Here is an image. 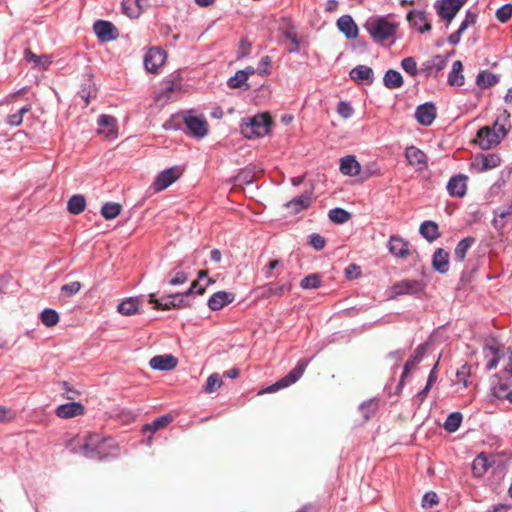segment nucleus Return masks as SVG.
I'll return each instance as SVG.
<instances>
[{"label":"nucleus","mask_w":512,"mask_h":512,"mask_svg":"<svg viewBox=\"0 0 512 512\" xmlns=\"http://www.w3.org/2000/svg\"><path fill=\"white\" fill-rule=\"evenodd\" d=\"M25 59L28 62H33L36 66L42 67L43 69L48 68V66L52 63V60L47 55H36L30 50L25 52Z\"/></svg>","instance_id":"obj_44"},{"label":"nucleus","mask_w":512,"mask_h":512,"mask_svg":"<svg viewBox=\"0 0 512 512\" xmlns=\"http://www.w3.org/2000/svg\"><path fill=\"white\" fill-rule=\"evenodd\" d=\"M490 467V462L485 453H480L472 463V472L475 477H482Z\"/></svg>","instance_id":"obj_35"},{"label":"nucleus","mask_w":512,"mask_h":512,"mask_svg":"<svg viewBox=\"0 0 512 512\" xmlns=\"http://www.w3.org/2000/svg\"><path fill=\"white\" fill-rule=\"evenodd\" d=\"M330 221L336 224H343L350 219V213L342 208H333L329 211Z\"/></svg>","instance_id":"obj_46"},{"label":"nucleus","mask_w":512,"mask_h":512,"mask_svg":"<svg viewBox=\"0 0 512 512\" xmlns=\"http://www.w3.org/2000/svg\"><path fill=\"white\" fill-rule=\"evenodd\" d=\"M419 233L428 242H433L439 237L438 225L433 221H424L419 228Z\"/></svg>","instance_id":"obj_34"},{"label":"nucleus","mask_w":512,"mask_h":512,"mask_svg":"<svg viewBox=\"0 0 512 512\" xmlns=\"http://www.w3.org/2000/svg\"><path fill=\"white\" fill-rule=\"evenodd\" d=\"M383 83L388 89L400 88L403 85V77L397 70L389 69L383 77Z\"/></svg>","instance_id":"obj_36"},{"label":"nucleus","mask_w":512,"mask_h":512,"mask_svg":"<svg viewBox=\"0 0 512 512\" xmlns=\"http://www.w3.org/2000/svg\"><path fill=\"white\" fill-rule=\"evenodd\" d=\"M509 128L501 126L496 129L493 126H484L480 128L476 135V143L483 150H489L497 146L508 134Z\"/></svg>","instance_id":"obj_4"},{"label":"nucleus","mask_w":512,"mask_h":512,"mask_svg":"<svg viewBox=\"0 0 512 512\" xmlns=\"http://www.w3.org/2000/svg\"><path fill=\"white\" fill-rule=\"evenodd\" d=\"M178 178L176 168H169L157 175L153 183L154 190L159 192L166 189Z\"/></svg>","instance_id":"obj_21"},{"label":"nucleus","mask_w":512,"mask_h":512,"mask_svg":"<svg viewBox=\"0 0 512 512\" xmlns=\"http://www.w3.org/2000/svg\"><path fill=\"white\" fill-rule=\"evenodd\" d=\"M338 29L347 39H355L358 36V27L350 15H343L337 20Z\"/></svg>","instance_id":"obj_23"},{"label":"nucleus","mask_w":512,"mask_h":512,"mask_svg":"<svg viewBox=\"0 0 512 512\" xmlns=\"http://www.w3.org/2000/svg\"><path fill=\"white\" fill-rule=\"evenodd\" d=\"M212 282L213 281L211 279H208L206 285H201L198 281H194L192 282L190 288L186 292L181 294H172L173 300H175L174 308H182L188 306L186 298L190 296L192 293L202 295L205 292L206 286Z\"/></svg>","instance_id":"obj_15"},{"label":"nucleus","mask_w":512,"mask_h":512,"mask_svg":"<svg viewBox=\"0 0 512 512\" xmlns=\"http://www.w3.org/2000/svg\"><path fill=\"white\" fill-rule=\"evenodd\" d=\"M407 19L420 33H424L431 29V25L423 11H411L408 13Z\"/></svg>","instance_id":"obj_27"},{"label":"nucleus","mask_w":512,"mask_h":512,"mask_svg":"<svg viewBox=\"0 0 512 512\" xmlns=\"http://www.w3.org/2000/svg\"><path fill=\"white\" fill-rule=\"evenodd\" d=\"M254 180V176L248 170H242L235 176V182L240 185L251 184Z\"/></svg>","instance_id":"obj_57"},{"label":"nucleus","mask_w":512,"mask_h":512,"mask_svg":"<svg viewBox=\"0 0 512 512\" xmlns=\"http://www.w3.org/2000/svg\"><path fill=\"white\" fill-rule=\"evenodd\" d=\"M270 123V117L266 113L243 119L241 133L248 139L265 136L269 132Z\"/></svg>","instance_id":"obj_2"},{"label":"nucleus","mask_w":512,"mask_h":512,"mask_svg":"<svg viewBox=\"0 0 512 512\" xmlns=\"http://www.w3.org/2000/svg\"><path fill=\"white\" fill-rule=\"evenodd\" d=\"M377 408L378 402L375 399L368 400L359 406L365 420H368L370 416L375 413Z\"/></svg>","instance_id":"obj_50"},{"label":"nucleus","mask_w":512,"mask_h":512,"mask_svg":"<svg viewBox=\"0 0 512 512\" xmlns=\"http://www.w3.org/2000/svg\"><path fill=\"white\" fill-rule=\"evenodd\" d=\"M307 365L308 361L300 360L297 363V365L286 376H284L274 384L268 386L265 390L261 391L260 394L273 393L294 384L302 377Z\"/></svg>","instance_id":"obj_5"},{"label":"nucleus","mask_w":512,"mask_h":512,"mask_svg":"<svg viewBox=\"0 0 512 512\" xmlns=\"http://www.w3.org/2000/svg\"><path fill=\"white\" fill-rule=\"evenodd\" d=\"M510 113L507 110H503L496 118L493 127L498 129L501 126L504 128H510Z\"/></svg>","instance_id":"obj_56"},{"label":"nucleus","mask_w":512,"mask_h":512,"mask_svg":"<svg viewBox=\"0 0 512 512\" xmlns=\"http://www.w3.org/2000/svg\"><path fill=\"white\" fill-rule=\"evenodd\" d=\"M467 177L465 175H455L450 178L447 184L448 193L452 197H463L467 190Z\"/></svg>","instance_id":"obj_20"},{"label":"nucleus","mask_w":512,"mask_h":512,"mask_svg":"<svg viewBox=\"0 0 512 512\" xmlns=\"http://www.w3.org/2000/svg\"><path fill=\"white\" fill-rule=\"evenodd\" d=\"M309 243L316 249V250H322L325 246V239L319 234H312L310 235V241Z\"/></svg>","instance_id":"obj_64"},{"label":"nucleus","mask_w":512,"mask_h":512,"mask_svg":"<svg viewBox=\"0 0 512 512\" xmlns=\"http://www.w3.org/2000/svg\"><path fill=\"white\" fill-rule=\"evenodd\" d=\"M501 159L497 154H487L482 157L481 171L490 170L500 165Z\"/></svg>","instance_id":"obj_49"},{"label":"nucleus","mask_w":512,"mask_h":512,"mask_svg":"<svg viewBox=\"0 0 512 512\" xmlns=\"http://www.w3.org/2000/svg\"><path fill=\"white\" fill-rule=\"evenodd\" d=\"M172 421V417L170 415H163L161 417L156 418L151 423H147L143 426V432L144 433H150L153 434L156 431H158L161 428L166 427L169 425Z\"/></svg>","instance_id":"obj_39"},{"label":"nucleus","mask_w":512,"mask_h":512,"mask_svg":"<svg viewBox=\"0 0 512 512\" xmlns=\"http://www.w3.org/2000/svg\"><path fill=\"white\" fill-rule=\"evenodd\" d=\"M178 360L171 354L157 355L150 359L149 365L154 370L168 371L174 369Z\"/></svg>","instance_id":"obj_17"},{"label":"nucleus","mask_w":512,"mask_h":512,"mask_svg":"<svg viewBox=\"0 0 512 512\" xmlns=\"http://www.w3.org/2000/svg\"><path fill=\"white\" fill-rule=\"evenodd\" d=\"M388 249L395 257L405 259L409 256L408 242L399 236L392 235L389 238Z\"/></svg>","instance_id":"obj_18"},{"label":"nucleus","mask_w":512,"mask_h":512,"mask_svg":"<svg viewBox=\"0 0 512 512\" xmlns=\"http://www.w3.org/2000/svg\"><path fill=\"white\" fill-rule=\"evenodd\" d=\"M117 310L122 315H134L139 311V299L133 297L127 298L118 305Z\"/></svg>","instance_id":"obj_37"},{"label":"nucleus","mask_w":512,"mask_h":512,"mask_svg":"<svg viewBox=\"0 0 512 512\" xmlns=\"http://www.w3.org/2000/svg\"><path fill=\"white\" fill-rule=\"evenodd\" d=\"M116 444L112 438H105L99 434H91L84 438L79 447L73 446V453L82 454L93 460H103L113 455Z\"/></svg>","instance_id":"obj_1"},{"label":"nucleus","mask_w":512,"mask_h":512,"mask_svg":"<svg viewBox=\"0 0 512 512\" xmlns=\"http://www.w3.org/2000/svg\"><path fill=\"white\" fill-rule=\"evenodd\" d=\"M85 408L80 402L61 404L56 409L59 418L69 419L84 414Z\"/></svg>","instance_id":"obj_19"},{"label":"nucleus","mask_w":512,"mask_h":512,"mask_svg":"<svg viewBox=\"0 0 512 512\" xmlns=\"http://www.w3.org/2000/svg\"><path fill=\"white\" fill-rule=\"evenodd\" d=\"M428 344L423 343L420 344L414 351V353L411 355V357L407 360V362L404 365V370L401 375V378L399 380L397 391H400L404 387V379L407 376V374L416 367V365L424 358L426 350H427Z\"/></svg>","instance_id":"obj_9"},{"label":"nucleus","mask_w":512,"mask_h":512,"mask_svg":"<svg viewBox=\"0 0 512 512\" xmlns=\"http://www.w3.org/2000/svg\"><path fill=\"white\" fill-rule=\"evenodd\" d=\"M461 423L462 414L460 412H453L447 416L443 426L447 432L453 433L459 429Z\"/></svg>","instance_id":"obj_43"},{"label":"nucleus","mask_w":512,"mask_h":512,"mask_svg":"<svg viewBox=\"0 0 512 512\" xmlns=\"http://www.w3.org/2000/svg\"><path fill=\"white\" fill-rule=\"evenodd\" d=\"M464 82L463 64L460 60H456L453 62L452 69L449 72L448 83L451 86H462Z\"/></svg>","instance_id":"obj_33"},{"label":"nucleus","mask_w":512,"mask_h":512,"mask_svg":"<svg viewBox=\"0 0 512 512\" xmlns=\"http://www.w3.org/2000/svg\"><path fill=\"white\" fill-rule=\"evenodd\" d=\"M120 212L121 205L114 202H107L101 208V214L107 220L116 218Z\"/></svg>","instance_id":"obj_45"},{"label":"nucleus","mask_w":512,"mask_h":512,"mask_svg":"<svg viewBox=\"0 0 512 512\" xmlns=\"http://www.w3.org/2000/svg\"><path fill=\"white\" fill-rule=\"evenodd\" d=\"M486 358L491 357L487 362L486 369H495L502 358H506V352L502 351L498 344H486L483 349Z\"/></svg>","instance_id":"obj_16"},{"label":"nucleus","mask_w":512,"mask_h":512,"mask_svg":"<svg viewBox=\"0 0 512 512\" xmlns=\"http://www.w3.org/2000/svg\"><path fill=\"white\" fill-rule=\"evenodd\" d=\"M401 67L411 76H416L418 74L417 63L413 57L404 58L401 61Z\"/></svg>","instance_id":"obj_51"},{"label":"nucleus","mask_w":512,"mask_h":512,"mask_svg":"<svg viewBox=\"0 0 512 512\" xmlns=\"http://www.w3.org/2000/svg\"><path fill=\"white\" fill-rule=\"evenodd\" d=\"M312 203L311 196L308 193L302 194L293 198L285 204L287 209H290L293 214H297L302 210L307 209Z\"/></svg>","instance_id":"obj_32"},{"label":"nucleus","mask_w":512,"mask_h":512,"mask_svg":"<svg viewBox=\"0 0 512 512\" xmlns=\"http://www.w3.org/2000/svg\"><path fill=\"white\" fill-rule=\"evenodd\" d=\"M122 7L127 16L130 18H137L141 14V8H136L134 6V2H129V5L126 4V0L122 1Z\"/></svg>","instance_id":"obj_58"},{"label":"nucleus","mask_w":512,"mask_h":512,"mask_svg":"<svg viewBox=\"0 0 512 512\" xmlns=\"http://www.w3.org/2000/svg\"><path fill=\"white\" fill-rule=\"evenodd\" d=\"M234 298V294L232 293L218 291L209 298L207 305L212 311H217L233 302Z\"/></svg>","instance_id":"obj_24"},{"label":"nucleus","mask_w":512,"mask_h":512,"mask_svg":"<svg viewBox=\"0 0 512 512\" xmlns=\"http://www.w3.org/2000/svg\"><path fill=\"white\" fill-rule=\"evenodd\" d=\"M340 171L347 176H357L361 174V165L356 160L355 156L348 155L340 160Z\"/></svg>","instance_id":"obj_25"},{"label":"nucleus","mask_w":512,"mask_h":512,"mask_svg":"<svg viewBox=\"0 0 512 512\" xmlns=\"http://www.w3.org/2000/svg\"><path fill=\"white\" fill-rule=\"evenodd\" d=\"M251 52V43L246 39H241L238 46L237 58L242 59L247 57Z\"/></svg>","instance_id":"obj_62"},{"label":"nucleus","mask_w":512,"mask_h":512,"mask_svg":"<svg viewBox=\"0 0 512 512\" xmlns=\"http://www.w3.org/2000/svg\"><path fill=\"white\" fill-rule=\"evenodd\" d=\"M97 123L99 125V134H103L109 139L117 137V120L115 117L107 114H101Z\"/></svg>","instance_id":"obj_14"},{"label":"nucleus","mask_w":512,"mask_h":512,"mask_svg":"<svg viewBox=\"0 0 512 512\" xmlns=\"http://www.w3.org/2000/svg\"><path fill=\"white\" fill-rule=\"evenodd\" d=\"M337 112L339 113L340 116L347 119L353 115L354 110L348 102L341 101L338 103Z\"/></svg>","instance_id":"obj_59"},{"label":"nucleus","mask_w":512,"mask_h":512,"mask_svg":"<svg viewBox=\"0 0 512 512\" xmlns=\"http://www.w3.org/2000/svg\"><path fill=\"white\" fill-rule=\"evenodd\" d=\"M149 303L153 304L154 309H161V310H169L171 308H174L175 306V300H173V295H167L166 297H163L161 299H156L154 294L149 295Z\"/></svg>","instance_id":"obj_41"},{"label":"nucleus","mask_w":512,"mask_h":512,"mask_svg":"<svg viewBox=\"0 0 512 512\" xmlns=\"http://www.w3.org/2000/svg\"><path fill=\"white\" fill-rule=\"evenodd\" d=\"M256 74V70L252 66H247L245 69L238 70L232 77L227 80V86L231 89H249L250 85L248 79L250 76Z\"/></svg>","instance_id":"obj_10"},{"label":"nucleus","mask_w":512,"mask_h":512,"mask_svg":"<svg viewBox=\"0 0 512 512\" xmlns=\"http://www.w3.org/2000/svg\"><path fill=\"white\" fill-rule=\"evenodd\" d=\"M282 266V262L278 259L271 260L269 263L262 269L265 278L270 279L273 277V270Z\"/></svg>","instance_id":"obj_63"},{"label":"nucleus","mask_w":512,"mask_h":512,"mask_svg":"<svg viewBox=\"0 0 512 512\" xmlns=\"http://www.w3.org/2000/svg\"><path fill=\"white\" fill-rule=\"evenodd\" d=\"M437 110L432 102H426L419 105L415 110V118L419 124L423 126H430L435 120Z\"/></svg>","instance_id":"obj_11"},{"label":"nucleus","mask_w":512,"mask_h":512,"mask_svg":"<svg viewBox=\"0 0 512 512\" xmlns=\"http://www.w3.org/2000/svg\"><path fill=\"white\" fill-rule=\"evenodd\" d=\"M82 285L79 281H73L67 284H64L61 287V292L63 295L70 297L78 293L81 289Z\"/></svg>","instance_id":"obj_54"},{"label":"nucleus","mask_w":512,"mask_h":512,"mask_svg":"<svg viewBox=\"0 0 512 512\" xmlns=\"http://www.w3.org/2000/svg\"><path fill=\"white\" fill-rule=\"evenodd\" d=\"M447 62L448 60L446 56L435 55L423 64L424 71L427 75H436L446 67Z\"/></svg>","instance_id":"obj_31"},{"label":"nucleus","mask_w":512,"mask_h":512,"mask_svg":"<svg viewBox=\"0 0 512 512\" xmlns=\"http://www.w3.org/2000/svg\"><path fill=\"white\" fill-rule=\"evenodd\" d=\"M291 285L289 284H267L258 288L260 296L263 298H270L272 296H283L286 292H289Z\"/></svg>","instance_id":"obj_28"},{"label":"nucleus","mask_w":512,"mask_h":512,"mask_svg":"<svg viewBox=\"0 0 512 512\" xmlns=\"http://www.w3.org/2000/svg\"><path fill=\"white\" fill-rule=\"evenodd\" d=\"M93 30L96 36L101 41H111L117 38V28L109 21L97 20L93 25Z\"/></svg>","instance_id":"obj_12"},{"label":"nucleus","mask_w":512,"mask_h":512,"mask_svg":"<svg viewBox=\"0 0 512 512\" xmlns=\"http://www.w3.org/2000/svg\"><path fill=\"white\" fill-rule=\"evenodd\" d=\"M500 82V75L494 74L488 70H481L477 76L475 83L476 85L484 90L491 87H494Z\"/></svg>","instance_id":"obj_26"},{"label":"nucleus","mask_w":512,"mask_h":512,"mask_svg":"<svg viewBox=\"0 0 512 512\" xmlns=\"http://www.w3.org/2000/svg\"><path fill=\"white\" fill-rule=\"evenodd\" d=\"M422 289H423V286L420 281L410 280V279L401 280L399 282H396L392 286V292H393L394 296L417 294V293L421 292Z\"/></svg>","instance_id":"obj_13"},{"label":"nucleus","mask_w":512,"mask_h":512,"mask_svg":"<svg viewBox=\"0 0 512 512\" xmlns=\"http://www.w3.org/2000/svg\"><path fill=\"white\" fill-rule=\"evenodd\" d=\"M182 120L193 136L202 138L207 134V121L203 116H195L191 113H187L183 115Z\"/></svg>","instance_id":"obj_7"},{"label":"nucleus","mask_w":512,"mask_h":512,"mask_svg":"<svg viewBox=\"0 0 512 512\" xmlns=\"http://www.w3.org/2000/svg\"><path fill=\"white\" fill-rule=\"evenodd\" d=\"M86 200L83 195H73L67 203V209L71 214L78 215L85 210Z\"/></svg>","instance_id":"obj_40"},{"label":"nucleus","mask_w":512,"mask_h":512,"mask_svg":"<svg viewBox=\"0 0 512 512\" xmlns=\"http://www.w3.org/2000/svg\"><path fill=\"white\" fill-rule=\"evenodd\" d=\"M350 78L356 82L371 84L374 79V73L370 67L358 65L350 71Z\"/></svg>","instance_id":"obj_29"},{"label":"nucleus","mask_w":512,"mask_h":512,"mask_svg":"<svg viewBox=\"0 0 512 512\" xmlns=\"http://www.w3.org/2000/svg\"><path fill=\"white\" fill-rule=\"evenodd\" d=\"M270 65H271V58L269 56H263L259 62L258 68L255 69L256 73L261 76L269 75L270 70L268 68Z\"/></svg>","instance_id":"obj_60"},{"label":"nucleus","mask_w":512,"mask_h":512,"mask_svg":"<svg viewBox=\"0 0 512 512\" xmlns=\"http://www.w3.org/2000/svg\"><path fill=\"white\" fill-rule=\"evenodd\" d=\"M284 36L286 39L290 41L289 46L286 47V50L289 53H298L299 52V41L297 39V36L292 31H285Z\"/></svg>","instance_id":"obj_53"},{"label":"nucleus","mask_w":512,"mask_h":512,"mask_svg":"<svg viewBox=\"0 0 512 512\" xmlns=\"http://www.w3.org/2000/svg\"><path fill=\"white\" fill-rule=\"evenodd\" d=\"M466 0H441L437 1L435 8L438 15L450 23L458 11L462 8Z\"/></svg>","instance_id":"obj_6"},{"label":"nucleus","mask_w":512,"mask_h":512,"mask_svg":"<svg viewBox=\"0 0 512 512\" xmlns=\"http://www.w3.org/2000/svg\"><path fill=\"white\" fill-rule=\"evenodd\" d=\"M166 60V53L158 47L150 48L144 56V66L148 72L155 73Z\"/></svg>","instance_id":"obj_8"},{"label":"nucleus","mask_w":512,"mask_h":512,"mask_svg":"<svg viewBox=\"0 0 512 512\" xmlns=\"http://www.w3.org/2000/svg\"><path fill=\"white\" fill-rule=\"evenodd\" d=\"M171 274L173 276L169 279L168 283L172 286L183 284L188 280V275L184 271L174 269L171 271Z\"/></svg>","instance_id":"obj_55"},{"label":"nucleus","mask_w":512,"mask_h":512,"mask_svg":"<svg viewBox=\"0 0 512 512\" xmlns=\"http://www.w3.org/2000/svg\"><path fill=\"white\" fill-rule=\"evenodd\" d=\"M59 314L56 310L51 308H46L40 313V320L43 325L46 327H54L59 322Z\"/></svg>","instance_id":"obj_42"},{"label":"nucleus","mask_w":512,"mask_h":512,"mask_svg":"<svg viewBox=\"0 0 512 512\" xmlns=\"http://www.w3.org/2000/svg\"><path fill=\"white\" fill-rule=\"evenodd\" d=\"M222 379L220 378L219 374L213 373L211 374L205 383L204 391L206 393H213L222 385Z\"/></svg>","instance_id":"obj_48"},{"label":"nucleus","mask_w":512,"mask_h":512,"mask_svg":"<svg viewBox=\"0 0 512 512\" xmlns=\"http://www.w3.org/2000/svg\"><path fill=\"white\" fill-rule=\"evenodd\" d=\"M438 504V496L435 492H427L424 494L422 498V507L423 508H431L432 506Z\"/></svg>","instance_id":"obj_61"},{"label":"nucleus","mask_w":512,"mask_h":512,"mask_svg":"<svg viewBox=\"0 0 512 512\" xmlns=\"http://www.w3.org/2000/svg\"><path fill=\"white\" fill-rule=\"evenodd\" d=\"M364 27L376 42H383L393 37L396 31L395 25L383 17L369 18Z\"/></svg>","instance_id":"obj_3"},{"label":"nucleus","mask_w":512,"mask_h":512,"mask_svg":"<svg viewBox=\"0 0 512 512\" xmlns=\"http://www.w3.org/2000/svg\"><path fill=\"white\" fill-rule=\"evenodd\" d=\"M512 16V4H505L496 11V18L501 23L507 22Z\"/></svg>","instance_id":"obj_52"},{"label":"nucleus","mask_w":512,"mask_h":512,"mask_svg":"<svg viewBox=\"0 0 512 512\" xmlns=\"http://www.w3.org/2000/svg\"><path fill=\"white\" fill-rule=\"evenodd\" d=\"M432 266L437 272L446 273L449 269V253L442 248L436 249L433 254Z\"/></svg>","instance_id":"obj_30"},{"label":"nucleus","mask_w":512,"mask_h":512,"mask_svg":"<svg viewBox=\"0 0 512 512\" xmlns=\"http://www.w3.org/2000/svg\"><path fill=\"white\" fill-rule=\"evenodd\" d=\"M475 243V238L466 237L458 242L454 250V257L457 261L462 262L465 259L467 251Z\"/></svg>","instance_id":"obj_38"},{"label":"nucleus","mask_w":512,"mask_h":512,"mask_svg":"<svg viewBox=\"0 0 512 512\" xmlns=\"http://www.w3.org/2000/svg\"><path fill=\"white\" fill-rule=\"evenodd\" d=\"M405 157L412 166H418L420 170L427 167L426 154L415 146H409L405 150Z\"/></svg>","instance_id":"obj_22"},{"label":"nucleus","mask_w":512,"mask_h":512,"mask_svg":"<svg viewBox=\"0 0 512 512\" xmlns=\"http://www.w3.org/2000/svg\"><path fill=\"white\" fill-rule=\"evenodd\" d=\"M321 285V280L319 274H309L308 276L304 277L300 282V287L302 289H317Z\"/></svg>","instance_id":"obj_47"}]
</instances>
